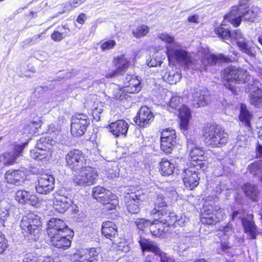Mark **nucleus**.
I'll use <instances>...</instances> for the list:
<instances>
[{
  "label": "nucleus",
  "instance_id": "obj_46",
  "mask_svg": "<svg viewBox=\"0 0 262 262\" xmlns=\"http://www.w3.org/2000/svg\"><path fill=\"white\" fill-rule=\"evenodd\" d=\"M48 152L41 151L37 149H33L30 151V156L36 160L45 161L47 160Z\"/></svg>",
  "mask_w": 262,
  "mask_h": 262
},
{
  "label": "nucleus",
  "instance_id": "obj_63",
  "mask_svg": "<svg viewBox=\"0 0 262 262\" xmlns=\"http://www.w3.org/2000/svg\"><path fill=\"white\" fill-rule=\"evenodd\" d=\"M199 146L195 143V139L193 137H191L187 140V150L188 151L198 147Z\"/></svg>",
  "mask_w": 262,
  "mask_h": 262
},
{
  "label": "nucleus",
  "instance_id": "obj_61",
  "mask_svg": "<svg viewBox=\"0 0 262 262\" xmlns=\"http://www.w3.org/2000/svg\"><path fill=\"white\" fill-rule=\"evenodd\" d=\"M72 258L75 261L84 262L83 250L74 254L72 256Z\"/></svg>",
  "mask_w": 262,
  "mask_h": 262
},
{
  "label": "nucleus",
  "instance_id": "obj_37",
  "mask_svg": "<svg viewBox=\"0 0 262 262\" xmlns=\"http://www.w3.org/2000/svg\"><path fill=\"white\" fill-rule=\"evenodd\" d=\"M160 219V222L166 225L168 227L170 226L174 225V221L177 220V216L174 213H170L167 214L166 210L164 212H161V214L159 216Z\"/></svg>",
  "mask_w": 262,
  "mask_h": 262
},
{
  "label": "nucleus",
  "instance_id": "obj_55",
  "mask_svg": "<svg viewBox=\"0 0 262 262\" xmlns=\"http://www.w3.org/2000/svg\"><path fill=\"white\" fill-rule=\"evenodd\" d=\"M67 37V33H60L57 30H55L51 35L52 40L58 42Z\"/></svg>",
  "mask_w": 262,
  "mask_h": 262
},
{
  "label": "nucleus",
  "instance_id": "obj_12",
  "mask_svg": "<svg viewBox=\"0 0 262 262\" xmlns=\"http://www.w3.org/2000/svg\"><path fill=\"white\" fill-rule=\"evenodd\" d=\"M192 104L195 107L205 106L209 100V92L206 89L199 88L190 89Z\"/></svg>",
  "mask_w": 262,
  "mask_h": 262
},
{
  "label": "nucleus",
  "instance_id": "obj_7",
  "mask_svg": "<svg viewBox=\"0 0 262 262\" xmlns=\"http://www.w3.org/2000/svg\"><path fill=\"white\" fill-rule=\"evenodd\" d=\"M93 196L105 206V209L108 211L115 210L118 204V200L116 195L103 187L97 186L93 189Z\"/></svg>",
  "mask_w": 262,
  "mask_h": 262
},
{
  "label": "nucleus",
  "instance_id": "obj_22",
  "mask_svg": "<svg viewBox=\"0 0 262 262\" xmlns=\"http://www.w3.org/2000/svg\"><path fill=\"white\" fill-rule=\"evenodd\" d=\"M248 77L249 75L246 70L230 65V82L244 83L248 79Z\"/></svg>",
  "mask_w": 262,
  "mask_h": 262
},
{
  "label": "nucleus",
  "instance_id": "obj_43",
  "mask_svg": "<svg viewBox=\"0 0 262 262\" xmlns=\"http://www.w3.org/2000/svg\"><path fill=\"white\" fill-rule=\"evenodd\" d=\"M251 115L247 110L245 104H241L240 108L239 119L245 124V125L249 127Z\"/></svg>",
  "mask_w": 262,
  "mask_h": 262
},
{
  "label": "nucleus",
  "instance_id": "obj_44",
  "mask_svg": "<svg viewBox=\"0 0 262 262\" xmlns=\"http://www.w3.org/2000/svg\"><path fill=\"white\" fill-rule=\"evenodd\" d=\"M249 170L255 176L260 177L262 180V160L255 161L249 165Z\"/></svg>",
  "mask_w": 262,
  "mask_h": 262
},
{
  "label": "nucleus",
  "instance_id": "obj_8",
  "mask_svg": "<svg viewBox=\"0 0 262 262\" xmlns=\"http://www.w3.org/2000/svg\"><path fill=\"white\" fill-rule=\"evenodd\" d=\"M90 124L88 116L84 114H76L72 117L71 132L73 136L80 137L86 131Z\"/></svg>",
  "mask_w": 262,
  "mask_h": 262
},
{
  "label": "nucleus",
  "instance_id": "obj_23",
  "mask_svg": "<svg viewBox=\"0 0 262 262\" xmlns=\"http://www.w3.org/2000/svg\"><path fill=\"white\" fill-rule=\"evenodd\" d=\"M142 201L141 196L135 193H131L128 198L127 208L128 211L133 214L139 212L140 203Z\"/></svg>",
  "mask_w": 262,
  "mask_h": 262
},
{
  "label": "nucleus",
  "instance_id": "obj_29",
  "mask_svg": "<svg viewBox=\"0 0 262 262\" xmlns=\"http://www.w3.org/2000/svg\"><path fill=\"white\" fill-rule=\"evenodd\" d=\"M155 207L151 210V214L155 215L158 214L160 216L161 212H164L166 210L165 208L167 207V203L165 201V198L162 194H159L157 196V199L155 201Z\"/></svg>",
  "mask_w": 262,
  "mask_h": 262
},
{
  "label": "nucleus",
  "instance_id": "obj_39",
  "mask_svg": "<svg viewBox=\"0 0 262 262\" xmlns=\"http://www.w3.org/2000/svg\"><path fill=\"white\" fill-rule=\"evenodd\" d=\"M227 58L222 54L216 56L214 54L206 56L203 60L204 65H215L217 62L226 61Z\"/></svg>",
  "mask_w": 262,
  "mask_h": 262
},
{
  "label": "nucleus",
  "instance_id": "obj_11",
  "mask_svg": "<svg viewBox=\"0 0 262 262\" xmlns=\"http://www.w3.org/2000/svg\"><path fill=\"white\" fill-rule=\"evenodd\" d=\"M47 232L49 237H51L62 233L71 232V231L63 221L57 218H52L48 221Z\"/></svg>",
  "mask_w": 262,
  "mask_h": 262
},
{
  "label": "nucleus",
  "instance_id": "obj_21",
  "mask_svg": "<svg viewBox=\"0 0 262 262\" xmlns=\"http://www.w3.org/2000/svg\"><path fill=\"white\" fill-rule=\"evenodd\" d=\"M110 132L116 137L125 136L128 129V124L124 120H119L109 125Z\"/></svg>",
  "mask_w": 262,
  "mask_h": 262
},
{
  "label": "nucleus",
  "instance_id": "obj_41",
  "mask_svg": "<svg viewBox=\"0 0 262 262\" xmlns=\"http://www.w3.org/2000/svg\"><path fill=\"white\" fill-rule=\"evenodd\" d=\"M243 189L246 195L248 196L250 199L253 201H257L258 190L256 187L247 183L244 186Z\"/></svg>",
  "mask_w": 262,
  "mask_h": 262
},
{
  "label": "nucleus",
  "instance_id": "obj_52",
  "mask_svg": "<svg viewBox=\"0 0 262 262\" xmlns=\"http://www.w3.org/2000/svg\"><path fill=\"white\" fill-rule=\"evenodd\" d=\"M103 111V106L101 104H96L92 111V115L94 117V119L97 121H99L100 119V114Z\"/></svg>",
  "mask_w": 262,
  "mask_h": 262
},
{
  "label": "nucleus",
  "instance_id": "obj_50",
  "mask_svg": "<svg viewBox=\"0 0 262 262\" xmlns=\"http://www.w3.org/2000/svg\"><path fill=\"white\" fill-rule=\"evenodd\" d=\"M135 223L137 227L140 230H143L144 228L150 226L151 223L150 221L144 219H138Z\"/></svg>",
  "mask_w": 262,
  "mask_h": 262
},
{
  "label": "nucleus",
  "instance_id": "obj_33",
  "mask_svg": "<svg viewBox=\"0 0 262 262\" xmlns=\"http://www.w3.org/2000/svg\"><path fill=\"white\" fill-rule=\"evenodd\" d=\"M84 262H97L99 259V249L91 248L83 250Z\"/></svg>",
  "mask_w": 262,
  "mask_h": 262
},
{
  "label": "nucleus",
  "instance_id": "obj_2",
  "mask_svg": "<svg viewBox=\"0 0 262 262\" xmlns=\"http://www.w3.org/2000/svg\"><path fill=\"white\" fill-rule=\"evenodd\" d=\"M166 54L170 63L177 62L185 69H191L193 70L199 69L189 54L178 42L167 45Z\"/></svg>",
  "mask_w": 262,
  "mask_h": 262
},
{
  "label": "nucleus",
  "instance_id": "obj_35",
  "mask_svg": "<svg viewBox=\"0 0 262 262\" xmlns=\"http://www.w3.org/2000/svg\"><path fill=\"white\" fill-rule=\"evenodd\" d=\"M174 170V165L164 158L160 163V171L162 176H169Z\"/></svg>",
  "mask_w": 262,
  "mask_h": 262
},
{
  "label": "nucleus",
  "instance_id": "obj_45",
  "mask_svg": "<svg viewBox=\"0 0 262 262\" xmlns=\"http://www.w3.org/2000/svg\"><path fill=\"white\" fill-rule=\"evenodd\" d=\"M16 155L13 152H5L0 156V161L4 165H10L16 163Z\"/></svg>",
  "mask_w": 262,
  "mask_h": 262
},
{
  "label": "nucleus",
  "instance_id": "obj_6",
  "mask_svg": "<svg viewBox=\"0 0 262 262\" xmlns=\"http://www.w3.org/2000/svg\"><path fill=\"white\" fill-rule=\"evenodd\" d=\"M41 226L40 217L33 213H29L24 216L20 223V227L26 235H33L34 239L38 237Z\"/></svg>",
  "mask_w": 262,
  "mask_h": 262
},
{
  "label": "nucleus",
  "instance_id": "obj_9",
  "mask_svg": "<svg viewBox=\"0 0 262 262\" xmlns=\"http://www.w3.org/2000/svg\"><path fill=\"white\" fill-rule=\"evenodd\" d=\"M190 165L195 167L197 170H205L207 167L204 157L205 152L200 147L189 150Z\"/></svg>",
  "mask_w": 262,
  "mask_h": 262
},
{
  "label": "nucleus",
  "instance_id": "obj_28",
  "mask_svg": "<svg viewBox=\"0 0 262 262\" xmlns=\"http://www.w3.org/2000/svg\"><path fill=\"white\" fill-rule=\"evenodd\" d=\"M167 228L165 224L160 222V217L154 221V223H151L150 226V231L152 234L155 236H161L163 234L168 231L166 228Z\"/></svg>",
  "mask_w": 262,
  "mask_h": 262
},
{
  "label": "nucleus",
  "instance_id": "obj_51",
  "mask_svg": "<svg viewBox=\"0 0 262 262\" xmlns=\"http://www.w3.org/2000/svg\"><path fill=\"white\" fill-rule=\"evenodd\" d=\"M19 173L17 170H8L5 174V178L7 180H19Z\"/></svg>",
  "mask_w": 262,
  "mask_h": 262
},
{
  "label": "nucleus",
  "instance_id": "obj_4",
  "mask_svg": "<svg viewBox=\"0 0 262 262\" xmlns=\"http://www.w3.org/2000/svg\"><path fill=\"white\" fill-rule=\"evenodd\" d=\"M259 12L258 7L253 6L247 10L243 3L233 6L230 10V24L237 27L240 25L243 19L246 21L253 22Z\"/></svg>",
  "mask_w": 262,
  "mask_h": 262
},
{
  "label": "nucleus",
  "instance_id": "obj_49",
  "mask_svg": "<svg viewBox=\"0 0 262 262\" xmlns=\"http://www.w3.org/2000/svg\"><path fill=\"white\" fill-rule=\"evenodd\" d=\"M149 32V28L144 25L138 26L134 29L132 33L134 37L140 38L146 35Z\"/></svg>",
  "mask_w": 262,
  "mask_h": 262
},
{
  "label": "nucleus",
  "instance_id": "obj_25",
  "mask_svg": "<svg viewBox=\"0 0 262 262\" xmlns=\"http://www.w3.org/2000/svg\"><path fill=\"white\" fill-rule=\"evenodd\" d=\"M180 118V127L182 130H186L188 128L189 119L191 117L190 111L185 105H183L179 108Z\"/></svg>",
  "mask_w": 262,
  "mask_h": 262
},
{
  "label": "nucleus",
  "instance_id": "obj_34",
  "mask_svg": "<svg viewBox=\"0 0 262 262\" xmlns=\"http://www.w3.org/2000/svg\"><path fill=\"white\" fill-rule=\"evenodd\" d=\"M250 100L251 103L255 106H258L262 104V91L259 88L253 87Z\"/></svg>",
  "mask_w": 262,
  "mask_h": 262
},
{
  "label": "nucleus",
  "instance_id": "obj_19",
  "mask_svg": "<svg viewBox=\"0 0 262 262\" xmlns=\"http://www.w3.org/2000/svg\"><path fill=\"white\" fill-rule=\"evenodd\" d=\"M69 233L64 232L50 237L51 245L58 249H67L69 248L71 246V241L68 237V233Z\"/></svg>",
  "mask_w": 262,
  "mask_h": 262
},
{
  "label": "nucleus",
  "instance_id": "obj_5",
  "mask_svg": "<svg viewBox=\"0 0 262 262\" xmlns=\"http://www.w3.org/2000/svg\"><path fill=\"white\" fill-rule=\"evenodd\" d=\"M217 200L218 198L214 195L207 198L201 214V222L202 224L211 225L215 224L220 221V214L222 213V210H217V207L213 206Z\"/></svg>",
  "mask_w": 262,
  "mask_h": 262
},
{
  "label": "nucleus",
  "instance_id": "obj_3",
  "mask_svg": "<svg viewBox=\"0 0 262 262\" xmlns=\"http://www.w3.org/2000/svg\"><path fill=\"white\" fill-rule=\"evenodd\" d=\"M204 142L207 145L217 147L223 145L228 141V134L215 124H207L203 130Z\"/></svg>",
  "mask_w": 262,
  "mask_h": 262
},
{
  "label": "nucleus",
  "instance_id": "obj_47",
  "mask_svg": "<svg viewBox=\"0 0 262 262\" xmlns=\"http://www.w3.org/2000/svg\"><path fill=\"white\" fill-rule=\"evenodd\" d=\"M40 126V123L39 122L32 121L29 122L24 127V133L29 134L36 133L37 130Z\"/></svg>",
  "mask_w": 262,
  "mask_h": 262
},
{
  "label": "nucleus",
  "instance_id": "obj_18",
  "mask_svg": "<svg viewBox=\"0 0 262 262\" xmlns=\"http://www.w3.org/2000/svg\"><path fill=\"white\" fill-rule=\"evenodd\" d=\"M101 232L106 238L110 239L114 244H117L115 239L118 235V228L116 225L110 221H106L102 223Z\"/></svg>",
  "mask_w": 262,
  "mask_h": 262
},
{
  "label": "nucleus",
  "instance_id": "obj_53",
  "mask_svg": "<svg viewBox=\"0 0 262 262\" xmlns=\"http://www.w3.org/2000/svg\"><path fill=\"white\" fill-rule=\"evenodd\" d=\"M176 133L174 129L166 128L161 133V139H176Z\"/></svg>",
  "mask_w": 262,
  "mask_h": 262
},
{
  "label": "nucleus",
  "instance_id": "obj_38",
  "mask_svg": "<svg viewBox=\"0 0 262 262\" xmlns=\"http://www.w3.org/2000/svg\"><path fill=\"white\" fill-rule=\"evenodd\" d=\"M190 166L184 170L182 173L183 180H200L201 178L199 177L198 172L195 170L197 169L192 165Z\"/></svg>",
  "mask_w": 262,
  "mask_h": 262
},
{
  "label": "nucleus",
  "instance_id": "obj_16",
  "mask_svg": "<svg viewBox=\"0 0 262 262\" xmlns=\"http://www.w3.org/2000/svg\"><path fill=\"white\" fill-rule=\"evenodd\" d=\"M123 86L127 93H136L141 90V83L137 76L127 75L125 77H122Z\"/></svg>",
  "mask_w": 262,
  "mask_h": 262
},
{
  "label": "nucleus",
  "instance_id": "obj_1",
  "mask_svg": "<svg viewBox=\"0 0 262 262\" xmlns=\"http://www.w3.org/2000/svg\"><path fill=\"white\" fill-rule=\"evenodd\" d=\"M66 166L73 170H80L83 167L81 172V176L86 180H96L98 174L96 170L91 167H85V156L83 152L79 149H73L69 151L65 157Z\"/></svg>",
  "mask_w": 262,
  "mask_h": 262
},
{
  "label": "nucleus",
  "instance_id": "obj_20",
  "mask_svg": "<svg viewBox=\"0 0 262 262\" xmlns=\"http://www.w3.org/2000/svg\"><path fill=\"white\" fill-rule=\"evenodd\" d=\"M230 38H234L236 40V43L241 51L250 56H253L251 48L245 41L241 31L235 30L232 33L230 32Z\"/></svg>",
  "mask_w": 262,
  "mask_h": 262
},
{
  "label": "nucleus",
  "instance_id": "obj_54",
  "mask_svg": "<svg viewBox=\"0 0 262 262\" xmlns=\"http://www.w3.org/2000/svg\"><path fill=\"white\" fill-rule=\"evenodd\" d=\"M222 81L224 85L229 90V68L224 69L222 73Z\"/></svg>",
  "mask_w": 262,
  "mask_h": 262
},
{
  "label": "nucleus",
  "instance_id": "obj_59",
  "mask_svg": "<svg viewBox=\"0 0 262 262\" xmlns=\"http://www.w3.org/2000/svg\"><path fill=\"white\" fill-rule=\"evenodd\" d=\"M181 98L177 96H173L169 101V106L173 108H176L180 103Z\"/></svg>",
  "mask_w": 262,
  "mask_h": 262
},
{
  "label": "nucleus",
  "instance_id": "obj_27",
  "mask_svg": "<svg viewBox=\"0 0 262 262\" xmlns=\"http://www.w3.org/2000/svg\"><path fill=\"white\" fill-rule=\"evenodd\" d=\"M139 243L143 251H151L157 255L159 253H161V251L159 248L152 241L141 236L140 237Z\"/></svg>",
  "mask_w": 262,
  "mask_h": 262
},
{
  "label": "nucleus",
  "instance_id": "obj_58",
  "mask_svg": "<svg viewBox=\"0 0 262 262\" xmlns=\"http://www.w3.org/2000/svg\"><path fill=\"white\" fill-rule=\"evenodd\" d=\"M28 144V143L26 142L21 145H17L15 146L14 152H13V153L16 156V158L20 156V154L23 152V149L27 146Z\"/></svg>",
  "mask_w": 262,
  "mask_h": 262
},
{
  "label": "nucleus",
  "instance_id": "obj_14",
  "mask_svg": "<svg viewBox=\"0 0 262 262\" xmlns=\"http://www.w3.org/2000/svg\"><path fill=\"white\" fill-rule=\"evenodd\" d=\"M72 200L62 194V190L56 192L54 194L53 207L59 213H64L71 205Z\"/></svg>",
  "mask_w": 262,
  "mask_h": 262
},
{
  "label": "nucleus",
  "instance_id": "obj_62",
  "mask_svg": "<svg viewBox=\"0 0 262 262\" xmlns=\"http://www.w3.org/2000/svg\"><path fill=\"white\" fill-rule=\"evenodd\" d=\"M57 30L60 33H67V37L70 36V29L67 24L62 25L61 26H58L57 28Z\"/></svg>",
  "mask_w": 262,
  "mask_h": 262
},
{
  "label": "nucleus",
  "instance_id": "obj_32",
  "mask_svg": "<svg viewBox=\"0 0 262 262\" xmlns=\"http://www.w3.org/2000/svg\"><path fill=\"white\" fill-rule=\"evenodd\" d=\"M35 186L36 191L41 194H47L52 191L55 187V181H38Z\"/></svg>",
  "mask_w": 262,
  "mask_h": 262
},
{
  "label": "nucleus",
  "instance_id": "obj_17",
  "mask_svg": "<svg viewBox=\"0 0 262 262\" xmlns=\"http://www.w3.org/2000/svg\"><path fill=\"white\" fill-rule=\"evenodd\" d=\"M16 200L20 204H28L33 206L38 207L39 202L34 194H32L28 191L18 190L16 193Z\"/></svg>",
  "mask_w": 262,
  "mask_h": 262
},
{
  "label": "nucleus",
  "instance_id": "obj_56",
  "mask_svg": "<svg viewBox=\"0 0 262 262\" xmlns=\"http://www.w3.org/2000/svg\"><path fill=\"white\" fill-rule=\"evenodd\" d=\"M159 38L162 41L167 43L168 45L177 43L174 41V37L166 33H161L158 35Z\"/></svg>",
  "mask_w": 262,
  "mask_h": 262
},
{
  "label": "nucleus",
  "instance_id": "obj_24",
  "mask_svg": "<svg viewBox=\"0 0 262 262\" xmlns=\"http://www.w3.org/2000/svg\"><path fill=\"white\" fill-rule=\"evenodd\" d=\"M229 21V13L224 16V20L220 27L215 29V32L225 42L228 43L229 40V27L227 23Z\"/></svg>",
  "mask_w": 262,
  "mask_h": 262
},
{
  "label": "nucleus",
  "instance_id": "obj_42",
  "mask_svg": "<svg viewBox=\"0 0 262 262\" xmlns=\"http://www.w3.org/2000/svg\"><path fill=\"white\" fill-rule=\"evenodd\" d=\"M10 205L6 201H3L0 203V223L3 224L4 222L9 216V209Z\"/></svg>",
  "mask_w": 262,
  "mask_h": 262
},
{
  "label": "nucleus",
  "instance_id": "obj_13",
  "mask_svg": "<svg viewBox=\"0 0 262 262\" xmlns=\"http://www.w3.org/2000/svg\"><path fill=\"white\" fill-rule=\"evenodd\" d=\"M113 62L116 69L106 74L107 78H113L122 75L129 66V60L124 55L115 57Z\"/></svg>",
  "mask_w": 262,
  "mask_h": 262
},
{
  "label": "nucleus",
  "instance_id": "obj_36",
  "mask_svg": "<svg viewBox=\"0 0 262 262\" xmlns=\"http://www.w3.org/2000/svg\"><path fill=\"white\" fill-rule=\"evenodd\" d=\"M176 145V139H161V149L166 154H170Z\"/></svg>",
  "mask_w": 262,
  "mask_h": 262
},
{
  "label": "nucleus",
  "instance_id": "obj_15",
  "mask_svg": "<svg viewBox=\"0 0 262 262\" xmlns=\"http://www.w3.org/2000/svg\"><path fill=\"white\" fill-rule=\"evenodd\" d=\"M154 115L147 106H142L135 118V123L139 126L145 127L148 126L154 119Z\"/></svg>",
  "mask_w": 262,
  "mask_h": 262
},
{
  "label": "nucleus",
  "instance_id": "obj_64",
  "mask_svg": "<svg viewBox=\"0 0 262 262\" xmlns=\"http://www.w3.org/2000/svg\"><path fill=\"white\" fill-rule=\"evenodd\" d=\"M160 258L161 262H174L171 258H169L166 256V254L161 251V253L158 254Z\"/></svg>",
  "mask_w": 262,
  "mask_h": 262
},
{
  "label": "nucleus",
  "instance_id": "obj_40",
  "mask_svg": "<svg viewBox=\"0 0 262 262\" xmlns=\"http://www.w3.org/2000/svg\"><path fill=\"white\" fill-rule=\"evenodd\" d=\"M24 262H60L55 260L51 256H47L41 261L40 259L34 253H29L25 255L23 260Z\"/></svg>",
  "mask_w": 262,
  "mask_h": 262
},
{
  "label": "nucleus",
  "instance_id": "obj_60",
  "mask_svg": "<svg viewBox=\"0 0 262 262\" xmlns=\"http://www.w3.org/2000/svg\"><path fill=\"white\" fill-rule=\"evenodd\" d=\"M82 3L81 0H72L69 3L66 4L65 8L68 10H71Z\"/></svg>",
  "mask_w": 262,
  "mask_h": 262
},
{
  "label": "nucleus",
  "instance_id": "obj_57",
  "mask_svg": "<svg viewBox=\"0 0 262 262\" xmlns=\"http://www.w3.org/2000/svg\"><path fill=\"white\" fill-rule=\"evenodd\" d=\"M116 44L114 40H108L102 43L100 48L103 51H105L113 48Z\"/></svg>",
  "mask_w": 262,
  "mask_h": 262
},
{
  "label": "nucleus",
  "instance_id": "obj_30",
  "mask_svg": "<svg viewBox=\"0 0 262 262\" xmlns=\"http://www.w3.org/2000/svg\"><path fill=\"white\" fill-rule=\"evenodd\" d=\"M55 144V141L50 137H42L36 143V147L41 151L49 150Z\"/></svg>",
  "mask_w": 262,
  "mask_h": 262
},
{
  "label": "nucleus",
  "instance_id": "obj_10",
  "mask_svg": "<svg viewBox=\"0 0 262 262\" xmlns=\"http://www.w3.org/2000/svg\"><path fill=\"white\" fill-rule=\"evenodd\" d=\"M232 217L233 219L236 217L241 219L245 232L249 234L251 238H255L257 231L256 225L252 221L253 217L252 214H247L246 216L244 215L243 216L241 212L237 211L233 212Z\"/></svg>",
  "mask_w": 262,
  "mask_h": 262
},
{
  "label": "nucleus",
  "instance_id": "obj_31",
  "mask_svg": "<svg viewBox=\"0 0 262 262\" xmlns=\"http://www.w3.org/2000/svg\"><path fill=\"white\" fill-rule=\"evenodd\" d=\"M182 76L179 69L166 72L163 76V79L170 84H176L181 79Z\"/></svg>",
  "mask_w": 262,
  "mask_h": 262
},
{
  "label": "nucleus",
  "instance_id": "obj_48",
  "mask_svg": "<svg viewBox=\"0 0 262 262\" xmlns=\"http://www.w3.org/2000/svg\"><path fill=\"white\" fill-rule=\"evenodd\" d=\"M126 93H127L124 90V87H123L122 89L117 87L115 90H114L112 97L116 100H119L127 99L128 96Z\"/></svg>",
  "mask_w": 262,
  "mask_h": 262
},
{
  "label": "nucleus",
  "instance_id": "obj_26",
  "mask_svg": "<svg viewBox=\"0 0 262 262\" xmlns=\"http://www.w3.org/2000/svg\"><path fill=\"white\" fill-rule=\"evenodd\" d=\"M139 243L143 251H151L157 255L159 253H161V251L159 248L152 241L141 236L140 237Z\"/></svg>",
  "mask_w": 262,
  "mask_h": 262
}]
</instances>
